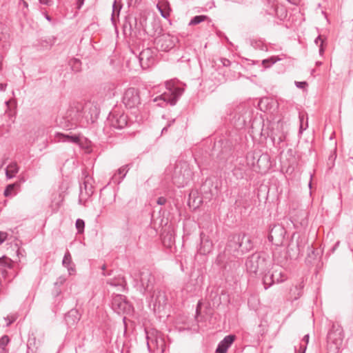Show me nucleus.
Returning <instances> with one entry per match:
<instances>
[{
    "label": "nucleus",
    "mask_w": 353,
    "mask_h": 353,
    "mask_svg": "<svg viewBox=\"0 0 353 353\" xmlns=\"http://www.w3.org/2000/svg\"><path fill=\"white\" fill-rule=\"evenodd\" d=\"M271 265L272 262L270 260L269 256L264 252L252 254L247 259L245 262L247 271L255 275L263 274Z\"/></svg>",
    "instance_id": "f257e3e1"
},
{
    "label": "nucleus",
    "mask_w": 353,
    "mask_h": 353,
    "mask_svg": "<svg viewBox=\"0 0 353 353\" xmlns=\"http://www.w3.org/2000/svg\"><path fill=\"white\" fill-rule=\"evenodd\" d=\"M344 332L341 325L333 322L327 336V353H339L343 346Z\"/></svg>",
    "instance_id": "f03ea898"
},
{
    "label": "nucleus",
    "mask_w": 353,
    "mask_h": 353,
    "mask_svg": "<svg viewBox=\"0 0 353 353\" xmlns=\"http://www.w3.org/2000/svg\"><path fill=\"white\" fill-rule=\"evenodd\" d=\"M192 176L193 172L186 161H179L175 164L172 182L176 186L184 187L192 179Z\"/></svg>",
    "instance_id": "7ed1b4c3"
},
{
    "label": "nucleus",
    "mask_w": 353,
    "mask_h": 353,
    "mask_svg": "<svg viewBox=\"0 0 353 353\" xmlns=\"http://www.w3.org/2000/svg\"><path fill=\"white\" fill-rule=\"evenodd\" d=\"M183 89L180 87L175 86L174 83L172 81L166 83V90L159 96H157L154 101L159 103V106L163 107L165 105H174L176 101L181 96Z\"/></svg>",
    "instance_id": "20e7f679"
},
{
    "label": "nucleus",
    "mask_w": 353,
    "mask_h": 353,
    "mask_svg": "<svg viewBox=\"0 0 353 353\" xmlns=\"http://www.w3.org/2000/svg\"><path fill=\"white\" fill-rule=\"evenodd\" d=\"M66 118L72 125L85 126L89 123V115L85 114L83 104L73 103L68 110Z\"/></svg>",
    "instance_id": "39448f33"
},
{
    "label": "nucleus",
    "mask_w": 353,
    "mask_h": 353,
    "mask_svg": "<svg viewBox=\"0 0 353 353\" xmlns=\"http://www.w3.org/2000/svg\"><path fill=\"white\" fill-rule=\"evenodd\" d=\"M122 102L128 109H138L141 105L139 90L136 88H129L125 90L122 97Z\"/></svg>",
    "instance_id": "423d86ee"
},
{
    "label": "nucleus",
    "mask_w": 353,
    "mask_h": 353,
    "mask_svg": "<svg viewBox=\"0 0 353 353\" xmlns=\"http://www.w3.org/2000/svg\"><path fill=\"white\" fill-rule=\"evenodd\" d=\"M179 42L177 37L170 34H162L154 39V44L158 50L168 52Z\"/></svg>",
    "instance_id": "0eeeda50"
},
{
    "label": "nucleus",
    "mask_w": 353,
    "mask_h": 353,
    "mask_svg": "<svg viewBox=\"0 0 353 353\" xmlns=\"http://www.w3.org/2000/svg\"><path fill=\"white\" fill-rule=\"evenodd\" d=\"M150 294V304L153 305L154 312H161L167 304L168 298L164 291L160 290H152Z\"/></svg>",
    "instance_id": "6e6552de"
},
{
    "label": "nucleus",
    "mask_w": 353,
    "mask_h": 353,
    "mask_svg": "<svg viewBox=\"0 0 353 353\" xmlns=\"http://www.w3.org/2000/svg\"><path fill=\"white\" fill-rule=\"evenodd\" d=\"M285 234L286 230L282 225H274L270 230L268 240L276 246H281L283 245Z\"/></svg>",
    "instance_id": "1a4fd4ad"
},
{
    "label": "nucleus",
    "mask_w": 353,
    "mask_h": 353,
    "mask_svg": "<svg viewBox=\"0 0 353 353\" xmlns=\"http://www.w3.org/2000/svg\"><path fill=\"white\" fill-rule=\"evenodd\" d=\"M122 29L125 37H136L138 32L137 18L132 14L126 16L123 22Z\"/></svg>",
    "instance_id": "9d476101"
},
{
    "label": "nucleus",
    "mask_w": 353,
    "mask_h": 353,
    "mask_svg": "<svg viewBox=\"0 0 353 353\" xmlns=\"http://www.w3.org/2000/svg\"><path fill=\"white\" fill-rule=\"evenodd\" d=\"M140 65L143 69H148L155 64V52L151 48L143 50L139 55Z\"/></svg>",
    "instance_id": "9b49d317"
},
{
    "label": "nucleus",
    "mask_w": 353,
    "mask_h": 353,
    "mask_svg": "<svg viewBox=\"0 0 353 353\" xmlns=\"http://www.w3.org/2000/svg\"><path fill=\"white\" fill-rule=\"evenodd\" d=\"M146 335L148 347H150V344H152L154 345L157 349L159 347L163 348L165 342L161 332L157 330L152 329L146 332Z\"/></svg>",
    "instance_id": "f8f14e48"
},
{
    "label": "nucleus",
    "mask_w": 353,
    "mask_h": 353,
    "mask_svg": "<svg viewBox=\"0 0 353 353\" xmlns=\"http://www.w3.org/2000/svg\"><path fill=\"white\" fill-rule=\"evenodd\" d=\"M140 281L145 291L151 293L155 282L154 276L149 270H145L140 272Z\"/></svg>",
    "instance_id": "ddd939ff"
},
{
    "label": "nucleus",
    "mask_w": 353,
    "mask_h": 353,
    "mask_svg": "<svg viewBox=\"0 0 353 353\" xmlns=\"http://www.w3.org/2000/svg\"><path fill=\"white\" fill-rule=\"evenodd\" d=\"M108 119L110 125L116 129H123L128 124V117L124 114L111 112Z\"/></svg>",
    "instance_id": "4468645a"
},
{
    "label": "nucleus",
    "mask_w": 353,
    "mask_h": 353,
    "mask_svg": "<svg viewBox=\"0 0 353 353\" xmlns=\"http://www.w3.org/2000/svg\"><path fill=\"white\" fill-rule=\"evenodd\" d=\"M115 88V84L112 82L103 83L98 88L97 94L102 99H110L114 96Z\"/></svg>",
    "instance_id": "2eb2a0df"
},
{
    "label": "nucleus",
    "mask_w": 353,
    "mask_h": 353,
    "mask_svg": "<svg viewBox=\"0 0 353 353\" xmlns=\"http://www.w3.org/2000/svg\"><path fill=\"white\" fill-rule=\"evenodd\" d=\"M300 252L299 243L297 241L296 243H294L291 241L287 248L286 256L283 259H279L276 256V253H274V258L275 260L278 261V263L283 264L285 261L288 260V259H296L298 257Z\"/></svg>",
    "instance_id": "dca6fc26"
},
{
    "label": "nucleus",
    "mask_w": 353,
    "mask_h": 353,
    "mask_svg": "<svg viewBox=\"0 0 353 353\" xmlns=\"http://www.w3.org/2000/svg\"><path fill=\"white\" fill-rule=\"evenodd\" d=\"M231 253L225 249L223 252L218 254L216 259V263L223 270H226L228 267L231 268V264L233 263V266H235L236 261H233L230 256Z\"/></svg>",
    "instance_id": "f3484780"
},
{
    "label": "nucleus",
    "mask_w": 353,
    "mask_h": 353,
    "mask_svg": "<svg viewBox=\"0 0 353 353\" xmlns=\"http://www.w3.org/2000/svg\"><path fill=\"white\" fill-rule=\"evenodd\" d=\"M241 234H232L229 237L228 242L227 243L225 250L230 253L233 252L234 255L235 253L240 252L241 241L243 240Z\"/></svg>",
    "instance_id": "a211bd4d"
},
{
    "label": "nucleus",
    "mask_w": 353,
    "mask_h": 353,
    "mask_svg": "<svg viewBox=\"0 0 353 353\" xmlns=\"http://www.w3.org/2000/svg\"><path fill=\"white\" fill-rule=\"evenodd\" d=\"M201 243L198 249V252L202 255H206L210 253L213 249V243L204 232L200 234Z\"/></svg>",
    "instance_id": "6ab92c4d"
},
{
    "label": "nucleus",
    "mask_w": 353,
    "mask_h": 353,
    "mask_svg": "<svg viewBox=\"0 0 353 353\" xmlns=\"http://www.w3.org/2000/svg\"><path fill=\"white\" fill-rule=\"evenodd\" d=\"M112 308L118 313L124 312L128 306V302L125 296L121 294H115L112 296Z\"/></svg>",
    "instance_id": "aec40b11"
},
{
    "label": "nucleus",
    "mask_w": 353,
    "mask_h": 353,
    "mask_svg": "<svg viewBox=\"0 0 353 353\" xmlns=\"http://www.w3.org/2000/svg\"><path fill=\"white\" fill-rule=\"evenodd\" d=\"M83 106L85 114L89 115V122L93 123L94 119L99 114V109L97 108V105H94L91 101H87L83 104Z\"/></svg>",
    "instance_id": "412c9836"
},
{
    "label": "nucleus",
    "mask_w": 353,
    "mask_h": 353,
    "mask_svg": "<svg viewBox=\"0 0 353 353\" xmlns=\"http://www.w3.org/2000/svg\"><path fill=\"white\" fill-rule=\"evenodd\" d=\"M236 336L232 334L228 335L219 342L216 349V353H226L228 349L232 345Z\"/></svg>",
    "instance_id": "4be33fe9"
},
{
    "label": "nucleus",
    "mask_w": 353,
    "mask_h": 353,
    "mask_svg": "<svg viewBox=\"0 0 353 353\" xmlns=\"http://www.w3.org/2000/svg\"><path fill=\"white\" fill-rule=\"evenodd\" d=\"M156 7L163 18L168 19L170 17L172 8L168 0L159 1Z\"/></svg>",
    "instance_id": "5701e85b"
},
{
    "label": "nucleus",
    "mask_w": 353,
    "mask_h": 353,
    "mask_svg": "<svg viewBox=\"0 0 353 353\" xmlns=\"http://www.w3.org/2000/svg\"><path fill=\"white\" fill-rule=\"evenodd\" d=\"M268 3H272V6L270 9L268 10V14H274L278 18L282 19L285 18L287 16V10L283 8V6H279L276 3L275 0H273L272 1L271 0H268Z\"/></svg>",
    "instance_id": "b1692460"
},
{
    "label": "nucleus",
    "mask_w": 353,
    "mask_h": 353,
    "mask_svg": "<svg viewBox=\"0 0 353 353\" xmlns=\"http://www.w3.org/2000/svg\"><path fill=\"white\" fill-rule=\"evenodd\" d=\"M261 274L263 275L262 281L265 290H267L274 284V273L272 264L271 269L268 268L267 271L264 272Z\"/></svg>",
    "instance_id": "393cba45"
},
{
    "label": "nucleus",
    "mask_w": 353,
    "mask_h": 353,
    "mask_svg": "<svg viewBox=\"0 0 353 353\" xmlns=\"http://www.w3.org/2000/svg\"><path fill=\"white\" fill-rule=\"evenodd\" d=\"M243 240L241 241L240 252L241 254L250 251L254 245L251 238L245 234H241Z\"/></svg>",
    "instance_id": "a878e982"
},
{
    "label": "nucleus",
    "mask_w": 353,
    "mask_h": 353,
    "mask_svg": "<svg viewBox=\"0 0 353 353\" xmlns=\"http://www.w3.org/2000/svg\"><path fill=\"white\" fill-rule=\"evenodd\" d=\"M62 265L68 269L70 275L75 272L74 264L72 263V256L70 252L67 250L64 254Z\"/></svg>",
    "instance_id": "bb28decb"
},
{
    "label": "nucleus",
    "mask_w": 353,
    "mask_h": 353,
    "mask_svg": "<svg viewBox=\"0 0 353 353\" xmlns=\"http://www.w3.org/2000/svg\"><path fill=\"white\" fill-rule=\"evenodd\" d=\"M107 284L114 287H119L121 291H124L127 286L125 279L123 276H119L107 281Z\"/></svg>",
    "instance_id": "cd10ccee"
},
{
    "label": "nucleus",
    "mask_w": 353,
    "mask_h": 353,
    "mask_svg": "<svg viewBox=\"0 0 353 353\" xmlns=\"http://www.w3.org/2000/svg\"><path fill=\"white\" fill-rule=\"evenodd\" d=\"M274 273V283H279L287 280L288 276L281 267L273 265Z\"/></svg>",
    "instance_id": "c85d7f7f"
},
{
    "label": "nucleus",
    "mask_w": 353,
    "mask_h": 353,
    "mask_svg": "<svg viewBox=\"0 0 353 353\" xmlns=\"http://www.w3.org/2000/svg\"><path fill=\"white\" fill-rule=\"evenodd\" d=\"M92 180L91 178H90L88 176H86L85 177L84 181L83 183V185H81V194H83V190L85 191V194L88 196H90L92 195L94 192L93 186L90 182Z\"/></svg>",
    "instance_id": "c756f323"
},
{
    "label": "nucleus",
    "mask_w": 353,
    "mask_h": 353,
    "mask_svg": "<svg viewBox=\"0 0 353 353\" xmlns=\"http://www.w3.org/2000/svg\"><path fill=\"white\" fill-rule=\"evenodd\" d=\"M212 79L214 81L215 84L221 85L227 81V77H225L224 72L221 71V69L218 70L212 74Z\"/></svg>",
    "instance_id": "7c9ffc66"
},
{
    "label": "nucleus",
    "mask_w": 353,
    "mask_h": 353,
    "mask_svg": "<svg viewBox=\"0 0 353 353\" xmlns=\"http://www.w3.org/2000/svg\"><path fill=\"white\" fill-rule=\"evenodd\" d=\"M57 137L60 138L63 142H69L78 144L80 142V137L77 134H65L62 133H57Z\"/></svg>",
    "instance_id": "2f4dec72"
},
{
    "label": "nucleus",
    "mask_w": 353,
    "mask_h": 353,
    "mask_svg": "<svg viewBox=\"0 0 353 353\" xmlns=\"http://www.w3.org/2000/svg\"><path fill=\"white\" fill-rule=\"evenodd\" d=\"M19 168L16 162H12L8 165L6 169V178L10 179L13 178L19 172Z\"/></svg>",
    "instance_id": "473e14b6"
},
{
    "label": "nucleus",
    "mask_w": 353,
    "mask_h": 353,
    "mask_svg": "<svg viewBox=\"0 0 353 353\" xmlns=\"http://www.w3.org/2000/svg\"><path fill=\"white\" fill-rule=\"evenodd\" d=\"M208 301H210L212 305H219L221 303V297L219 294L218 289L214 288L208 293Z\"/></svg>",
    "instance_id": "72a5a7b5"
},
{
    "label": "nucleus",
    "mask_w": 353,
    "mask_h": 353,
    "mask_svg": "<svg viewBox=\"0 0 353 353\" xmlns=\"http://www.w3.org/2000/svg\"><path fill=\"white\" fill-rule=\"evenodd\" d=\"M129 164H126L118 169L117 174L119 175V178H117L116 174L113 176L115 183H120L123 181L129 170Z\"/></svg>",
    "instance_id": "f704fd0d"
},
{
    "label": "nucleus",
    "mask_w": 353,
    "mask_h": 353,
    "mask_svg": "<svg viewBox=\"0 0 353 353\" xmlns=\"http://www.w3.org/2000/svg\"><path fill=\"white\" fill-rule=\"evenodd\" d=\"M281 61V59L279 57L272 56L268 59H264L262 61V65L265 68H270L273 64L276 63L277 61Z\"/></svg>",
    "instance_id": "c9c22d12"
},
{
    "label": "nucleus",
    "mask_w": 353,
    "mask_h": 353,
    "mask_svg": "<svg viewBox=\"0 0 353 353\" xmlns=\"http://www.w3.org/2000/svg\"><path fill=\"white\" fill-rule=\"evenodd\" d=\"M9 342H10V339H9L8 336H7V335H3V336H1L0 338V348L1 349V353H8V350L6 348V347L8 344Z\"/></svg>",
    "instance_id": "e433bc0d"
},
{
    "label": "nucleus",
    "mask_w": 353,
    "mask_h": 353,
    "mask_svg": "<svg viewBox=\"0 0 353 353\" xmlns=\"http://www.w3.org/2000/svg\"><path fill=\"white\" fill-rule=\"evenodd\" d=\"M207 19H208V17L206 15H196L190 20L189 25L195 26L203 21H205Z\"/></svg>",
    "instance_id": "4c0bfd02"
},
{
    "label": "nucleus",
    "mask_w": 353,
    "mask_h": 353,
    "mask_svg": "<svg viewBox=\"0 0 353 353\" xmlns=\"http://www.w3.org/2000/svg\"><path fill=\"white\" fill-rule=\"evenodd\" d=\"M314 43L319 47V54L322 56L325 52L324 43L325 40L322 39L321 35H319L314 40Z\"/></svg>",
    "instance_id": "58836bf2"
},
{
    "label": "nucleus",
    "mask_w": 353,
    "mask_h": 353,
    "mask_svg": "<svg viewBox=\"0 0 353 353\" xmlns=\"http://www.w3.org/2000/svg\"><path fill=\"white\" fill-rule=\"evenodd\" d=\"M70 64L71 65V68L73 71L78 72L80 70L81 64L80 60L74 58L70 60Z\"/></svg>",
    "instance_id": "ea45409f"
},
{
    "label": "nucleus",
    "mask_w": 353,
    "mask_h": 353,
    "mask_svg": "<svg viewBox=\"0 0 353 353\" xmlns=\"http://www.w3.org/2000/svg\"><path fill=\"white\" fill-rule=\"evenodd\" d=\"M27 347H28V351L27 352L29 353V351L32 349V347H35L37 349V339L34 336H30L28 339L27 343Z\"/></svg>",
    "instance_id": "a19ab883"
},
{
    "label": "nucleus",
    "mask_w": 353,
    "mask_h": 353,
    "mask_svg": "<svg viewBox=\"0 0 353 353\" xmlns=\"http://www.w3.org/2000/svg\"><path fill=\"white\" fill-rule=\"evenodd\" d=\"M76 228L79 234H82L84 232L85 221L83 219H78L75 223Z\"/></svg>",
    "instance_id": "79ce46f5"
},
{
    "label": "nucleus",
    "mask_w": 353,
    "mask_h": 353,
    "mask_svg": "<svg viewBox=\"0 0 353 353\" xmlns=\"http://www.w3.org/2000/svg\"><path fill=\"white\" fill-rule=\"evenodd\" d=\"M11 262L12 261L6 256L0 258V266L8 267L10 268L12 267Z\"/></svg>",
    "instance_id": "37998d69"
},
{
    "label": "nucleus",
    "mask_w": 353,
    "mask_h": 353,
    "mask_svg": "<svg viewBox=\"0 0 353 353\" xmlns=\"http://www.w3.org/2000/svg\"><path fill=\"white\" fill-rule=\"evenodd\" d=\"M16 185V183H12L7 185L3 192L4 196L6 197L10 196L12 194V192L14 190Z\"/></svg>",
    "instance_id": "c03bdc74"
},
{
    "label": "nucleus",
    "mask_w": 353,
    "mask_h": 353,
    "mask_svg": "<svg viewBox=\"0 0 353 353\" xmlns=\"http://www.w3.org/2000/svg\"><path fill=\"white\" fill-rule=\"evenodd\" d=\"M121 10V6H117V1H114V3H113V6H112V17H111V20L113 23H114V15H115V12H117L118 14L119 13V11Z\"/></svg>",
    "instance_id": "a18cd8bd"
},
{
    "label": "nucleus",
    "mask_w": 353,
    "mask_h": 353,
    "mask_svg": "<svg viewBox=\"0 0 353 353\" xmlns=\"http://www.w3.org/2000/svg\"><path fill=\"white\" fill-rule=\"evenodd\" d=\"M17 319V314H12L8 316L5 318V320L7 321V326H10L12 323H14Z\"/></svg>",
    "instance_id": "49530a36"
},
{
    "label": "nucleus",
    "mask_w": 353,
    "mask_h": 353,
    "mask_svg": "<svg viewBox=\"0 0 353 353\" xmlns=\"http://www.w3.org/2000/svg\"><path fill=\"white\" fill-rule=\"evenodd\" d=\"M299 121H300V127H299V132L302 133L303 130H305L307 127V122H306L305 127H303V119H304V115L299 114Z\"/></svg>",
    "instance_id": "de8ad7c7"
},
{
    "label": "nucleus",
    "mask_w": 353,
    "mask_h": 353,
    "mask_svg": "<svg viewBox=\"0 0 353 353\" xmlns=\"http://www.w3.org/2000/svg\"><path fill=\"white\" fill-rule=\"evenodd\" d=\"M66 281V279L64 276H59L57 281L54 283L55 287H61Z\"/></svg>",
    "instance_id": "09e8293b"
},
{
    "label": "nucleus",
    "mask_w": 353,
    "mask_h": 353,
    "mask_svg": "<svg viewBox=\"0 0 353 353\" xmlns=\"http://www.w3.org/2000/svg\"><path fill=\"white\" fill-rule=\"evenodd\" d=\"M61 294V288L59 287H55L54 285V289L52 290V296L54 297V298H57L58 296H59Z\"/></svg>",
    "instance_id": "8fccbe9b"
},
{
    "label": "nucleus",
    "mask_w": 353,
    "mask_h": 353,
    "mask_svg": "<svg viewBox=\"0 0 353 353\" xmlns=\"http://www.w3.org/2000/svg\"><path fill=\"white\" fill-rule=\"evenodd\" d=\"M219 60L223 67H230L232 64L231 61L226 58L221 57Z\"/></svg>",
    "instance_id": "3c124183"
},
{
    "label": "nucleus",
    "mask_w": 353,
    "mask_h": 353,
    "mask_svg": "<svg viewBox=\"0 0 353 353\" xmlns=\"http://www.w3.org/2000/svg\"><path fill=\"white\" fill-rule=\"evenodd\" d=\"M309 334H306L303 336V341L305 343V345L304 347H303L301 345L300 346V349L302 350V353H305V351L306 350V345L308 343V341H309Z\"/></svg>",
    "instance_id": "603ef678"
},
{
    "label": "nucleus",
    "mask_w": 353,
    "mask_h": 353,
    "mask_svg": "<svg viewBox=\"0 0 353 353\" xmlns=\"http://www.w3.org/2000/svg\"><path fill=\"white\" fill-rule=\"evenodd\" d=\"M39 3L46 6H51L53 5V0H38Z\"/></svg>",
    "instance_id": "864d4df0"
},
{
    "label": "nucleus",
    "mask_w": 353,
    "mask_h": 353,
    "mask_svg": "<svg viewBox=\"0 0 353 353\" xmlns=\"http://www.w3.org/2000/svg\"><path fill=\"white\" fill-rule=\"evenodd\" d=\"M8 233L0 231V245H1L7 239Z\"/></svg>",
    "instance_id": "5fc2aeb1"
},
{
    "label": "nucleus",
    "mask_w": 353,
    "mask_h": 353,
    "mask_svg": "<svg viewBox=\"0 0 353 353\" xmlns=\"http://www.w3.org/2000/svg\"><path fill=\"white\" fill-rule=\"evenodd\" d=\"M166 201H167V199L165 197L160 196L158 198L157 203L158 205H163L165 204Z\"/></svg>",
    "instance_id": "6e6d98bb"
},
{
    "label": "nucleus",
    "mask_w": 353,
    "mask_h": 353,
    "mask_svg": "<svg viewBox=\"0 0 353 353\" xmlns=\"http://www.w3.org/2000/svg\"><path fill=\"white\" fill-rule=\"evenodd\" d=\"M295 84L296 87L299 88H303L307 85V82L305 81H296Z\"/></svg>",
    "instance_id": "4d7b16f0"
},
{
    "label": "nucleus",
    "mask_w": 353,
    "mask_h": 353,
    "mask_svg": "<svg viewBox=\"0 0 353 353\" xmlns=\"http://www.w3.org/2000/svg\"><path fill=\"white\" fill-rule=\"evenodd\" d=\"M41 10L42 11V14H43V16L45 17V18L48 21H52V17H50L48 13L46 12V11H43V8L41 9Z\"/></svg>",
    "instance_id": "13d9d810"
},
{
    "label": "nucleus",
    "mask_w": 353,
    "mask_h": 353,
    "mask_svg": "<svg viewBox=\"0 0 353 353\" xmlns=\"http://www.w3.org/2000/svg\"><path fill=\"white\" fill-rule=\"evenodd\" d=\"M20 3L23 5V8H26L28 11V3L25 0H20Z\"/></svg>",
    "instance_id": "bf43d9fd"
},
{
    "label": "nucleus",
    "mask_w": 353,
    "mask_h": 353,
    "mask_svg": "<svg viewBox=\"0 0 353 353\" xmlns=\"http://www.w3.org/2000/svg\"><path fill=\"white\" fill-rule=\"evenodd\" d=\"M268 159V156L267 154H262L259 159H258L257 163H259V162L261 160H267Z\"/></svg>",
    "instance_id": "052dcab7"
},
{
    "label": "nucleus",
    "mask_w": 353,
    "mask_h": 353,
    "mask_svg": "<svg viewBox=\"0 0 353 353\" xmlns=\"http://www.w3.org/2000/svg\"><path fill=\"white\" fill-rule=\"evenodd\" d=\"M171 125V123H169L165 127L161 130V134H165L168 132V128Z\"/></svg>",
    "instance_id": "680f3d73"
},
{
    "label": "nucleus",
    "mask_w": 353,
    "mask_h": 353,
    "mask_svg": "<svg viewBox=\"0 0 353 353\" xmlns=\"http://www.w3.org/2000/svg\"><path fill=\"white\" fill-rule=\"evenodd\" d=\"M287 1L294 5H298L301 1V0H287Z\"/></svg>",
    "instance_id": "e2e57ef3"
},
{
    "label": "nucleus",
    "mask_w": 353,
    "mask_h": 353,
    "mask_svg": "<svg viewBox=\"0 0 353 353\" xmlns=\"http://www.w3.org/2000/svg\"><path fill=\"white\" fill-rule=\"evenodd\" d=\"M105 268H106L105 265H102V267H101V270L103 271V273H102V274H103V276L110 275V273H107V274H106V273L105 272Z\"/></svg>",
    "instance_id": "0e129e2a"
},
{
    "label": "nucleus",
    "mask_w": 353,
    "mask_h": 353,
    "mask_svg": "<svg viewBox=\"0 0 353 353\" xmlns=\"http://www.w3.org/2000/svg\"><path fill=\"white\" fill-rule=\"evenodd\" d=\"M74 313H77V311L76 310H71L70 312H68L66 318H70L71 315H73Z\"/></svg>",
    "instance_id": "69168bd1"
},
{
    "label": "nucleus",
    "mask_w": 353,
    "mask_h": 353,
    "mask_svg": "<svg viewBox=\"0 0 353 353\" xmlns=\"http://www.w3.org/2000/svg\"><path fill=\"white\" fill-rule=\"evenodd\" d=\"M84 0H77V3L79 4V8L83 4Z\"/></svg>",
    "instance_id": "338daca9"
},
{
    "label": "nucleus",
    "mask_w": 353,
    "mask_h": 353,
    "mask_svg": "<svg viewBox=\"0 0 353 353\" xmlns=\"http://www.w3.org/2000/svg\"><path fill=\"white\" fill-rule=\"evenodd\" d=\"M201 303H199L196 307V314H199L200 310Z\"/></svg>",
    "instance_id": "774afa93"
}]
</instances>
